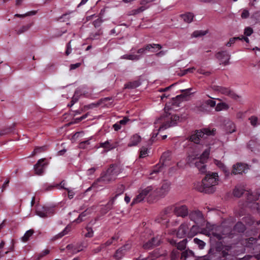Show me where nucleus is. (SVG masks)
Segmentation results:
<instances>
[{
  "mask_svg": "<svg viewBox=\"0 0 260 260\" xmlns=\"http://www.w3.org/2000/svg\"><path fill=\"white\" fill-rule=\"evenodd\" d=\"M148 154V149L146 147H143L140 149V157L144 158Z\"/></svg>",
  "mask_w": 260,
  "mask_h": 260,
  "instance_id": "obj_39",
  "label": "nucleus"
},
{
  "mask_svg": "<svg viewBox=\"0 0 260 260\" xmlns=\"http://www.w3.org/2000/svg\"><path fill=\"white\" fill-rule=\"evenodd\" d=\"M206 162V161H204L203 162L201 160L199 159L195 162L196 166L198 169L199 171L202 173H204L206 172V165H205Z\"/></svg>",
  "mask_w": 260,
  "mask_h": 260,
  "instance_id": "obj_23",
  "label": "nucleus"
},
{
  "mask_svg": "<svg viewBox=\"0 0 260 260\" xmlns=\"http://www.w3.org/2000/svg\"><path fill=\"white\" fill-rule=\"evenodd\" d=\"M179 255V252L177 250H174L172 251L171 260H174Z\"/></svg>",
  "mask_w": 260,
  "mask_h": 260,
  "instance_id": "obj_59",
  "label": "nucleus"
},
{
  "mask_svg": "<svg viewBox=\"0 0 260 260\" xmlns=\"http://www.w3.org/2000/svg\"><path fill=\"white\" fill-rule=\"evenodd\" d=\"M33 234V231L31 230H29L26 232L24 234V236L22 237L21 239L23 242L27 241L29 238L32 236Z\"/></svg>",
  "mask_w": 260,
  "mask_h": 260,
  "instance_id": "obj_35",
  "label": "nucleus"
},
{
  "mask_svg": "<svg viewBox=\"0 0 260 260\" xmlns=\"http://www.w3.org/2000/svg\"><path fill=\"white\" fill-rule=\"evenodd\" d=\"M67 190L68 191V197L70 199H72L74 195L75 192L73 190L67 189Z\"/></svg>",
  "mask_w": 260,
  "mask_h": 260,
  "instance_id": "obj_60",
  "label": "nucleus"
},
{
  "mask_svg": "<svg viewBox=\"0 0 260 260\" xmlns=\"http://www.w3.org/2000/svg\"><path fill=\"white\" fill-rule=\"evenodd\" d=\"M87 233L85 234V236L86 237H91L93 236L92 230L88 227L86 228Z\"/></svg>",
  "mask_w": 260,
  "mask_h": 260,
  "instance_id": "obj_50",
  "label": "nucleus"
},
{
  "mask_svg": "<svg viewBox=\"0 0 260 260\" xmlns=\"http://www.w3.org/2000/svg\"><path fill=\"white\" fill-rule=\"evenodd\" d=\"M86 246H74L73 245H68L67 246V249L72 253H76L81 250H82L83 247H85Z\"/></svg>",
  "mask_w": 260,
  "mask_h": 260,
  "instance_id": "obj_24",
  "label": "nucleus"
},
{
  "mask_svg": "<svg viewBox=\"0 0 260 260\" xmlns=\"http://www.w3.org/2000/svg\"><path fill=\"white\" fill-rule=\"evenodd\" d=\"M187 243L186 240H183L177 244V247L178 249L183 250L186 248Z\"/></svg>",
  "mask_w": 260,
  "mask_h": 260,
  "instance_id": "obj_37",
  "label": "nucleus"
},
{
  "mask_svg": "<svg viewBox=\"0 0 260 260\" xmlns=\"http://www.w3.org/2000/svg\"><path fill=\"white\" fill-rule=\"evenodd\" d=\"M229 108V106L225 103H218L215 107V110L216 111H221L222 110H227Z\"/></svg>",
  "mask_w": 260,
  "mask_h": 260,
  "instance_id": "obj_29",
  "label": "nucleus"
},
{
  "mask_svg": "<svg viewBox=\"0 0 260 260\" xmlns=\"http://www.w3.org/2000/svg\"><path fill=\"white\" fill-rule=\"evenodd\" d=\"M100 147L105 148L107 150H110L116 147V145L111 144L109 141L100 144Z\"/></svg>",
  "mask_w": 260,
  "mask_h": 260,
  "instance_id": "obj_28",
  "label": "nucleus"
},
{
  "mask_svg": "<svg viewBox=\"0 0 260 260\" xmlns=\"http://www.w3.org/2000/svg\"><path fill=\"white\" fill-rule=\"evenodd\" d=\"M46 147L45 146L40 147H36L33 152H32L31 154L29 156H33L37 154H38L39 153H41L43 151H44L45 150Z\"/></svg>",
  "mask_w": 260,
  "mask_h": 260,
  "instance_id": "obj_40",
  "label": "nucleus"
},
{
  "mask_svg": "<svg viewBox=\"0 0 260 260\" xmlns=\"http://www.w3.org/2000/svg\"><path fill=\"white\" fill-rule=\"evenodd\" d=\"M81 65L80 63H76L75 64H72L70 66V70H74L79 67H80Z\"/></svg>",
  "mask_w": 260,
  "mask_h": 260,
  "instance_id": "obj_62",
  "label": "nucleus"
},
{
  "mask_svg": "<svg viewBox=\"0 0 260 260\" xmlns=\"http://www.w3.org/2000/svg\"><path fill=\"white\" fill-rule=\"evenodd\" d=\"M193 242L198 246L199 248L201 249H203L206 245V243L203 241L197 238H195L193 239Z\"/></svg>",
  "mask_w": 260,
  "mask_h": 260,
  "instance_id": "obj_32",
  "label": "nucleus"
},
{
  "mask_svg": "<svg viewBox=\"0 0 260 260\" xmlns=\"http://www.w3.org/2000/svg\"><path fill=\"white\" fill-rule=\"evenodd\" d=\"M131 245L129 244H126L122 247L120 248L116 252L114 256L115 258L119 259L122 257L124 253L130 249Z\"/></svg>",
  "mask_w": 260,
  "mask_h": 260,
  "instance_id": "obj_17",
  "label": "nucleus"
},
{
  "mask_svg": "<svg viewBox=\"0 0 260 260\" xmlns=\"http://www.w3.org/2000/svg\"><path fill=\"white\" fill-rule=\"evenodd\" d=\"M249 16V12L246 10H244L241 14L242 18H247Z\"/></svg>",
  "mask_w": 260,
  "mask_h": 260,
  "instance_id": "obj_57",
  "label": "nucleus"
},
{
  "mask_svg": "<svg viewBox=\"0 0 260 260\" xmlns=\"http://www.w3.org/2000/svg\"><path fill=\"white\" fill-rule=\"evenodd\" d=\"M239 38H232L230 39L229 41L227 43L226 46H231L232 44H234L236 40H238Z\"/></svg>",
  "mask_w": 260,
  "mask_h": 260,
  "instance_id": "obj_53",
  "label": "nucleus"
},
{
  "mask_svg": "<svg viewBox=\"0 0 260 260\" xmlns=\"http://www.w3.org/2000/svg\"><path fill=\"white\" fill-rule=\"evenodd\" d=\"M249 169L248 166L244 164L237 163L233 166L232 173L234 174L245 173Z\"/></svg>",
  "mask_w": 260,
  "mask_h": 260,
  "instance_id": "obj_12",
  "label": "nucleus"
},
{
  "mask_svg": "<svg viewBox=\"0 0 260 260\" xmlns=\"http://www.w3.org/2000/svg\"><path fill=\"white\" fill-rule=\"evenodd\" d=\"M172 210L171 208H167L166 209L163 213V215H161V220H159L158 222H161L162 224L167 223L169 219L170 214Z\"/></svg>",
  "mask_w": 260,
  "mask_h": 260,
  "instance_id": "obj_22",
  "label": "nucleus"
},
{
  "mask_svg": "<svg viewBox=\"0 0 260 260\" xmlns=\"http://www.w3.org/2000/svg\"><path fill=\"white\" fill-rule=\"evenodd\" d=\"M72 52V47L71 45V43L69 42L67 46V50L66 51V54L67 55H69Z\"/></svg>",
  "mask_w": 260,
  "mask_h": 260,
  "instance_id": "obj_55",
  "label": "nucleus"
},
{
  "mask_svg": "<svg viewBox=\"0 0 260 260\" xmlns=\"http://www.w3.org/2000/svg\"><path fill=\"white\" fill-rule=\"evenodd\" d=\"M182 19L186 23H190L193 19V15L191 13H186L181 16Z\"/></svg>",
  "mask_w": 260,
  "mask_h": 260,
  "instance_id": "obj_26",
  "label": "nucleus"
},
{
  "mask_svg": "<svg viewBox=\"0 0 260 260\" xmlns=\"http://www.w3.org/2000/svg\"><path fill=\"white\" fill-rule=\"evenodd\" d=\"M10 130L9 128H5L3 129H0V136H2L5 135L8 133H9Z\"/></svg>",
  "mask_w": 260,
  "mask_h": 260,
  "instance_id": "obj_54",
  "label": "nucleus"
},
{
  "mask_svg": "<svg viewBox=\"0 0 260 260\" xmlns=\"http://www.w3.org/2000/svg\"><path fill=\"white\" fill-rule=\"evenodd\" d=\"M171 183L167 181H164L159 187L156 186L157 198H161L166 196L170 189Z\"/></svg>",
  "mask_w": 260,
  "mask_h": 260,
  "instance_id": "obj_7",
  "label": "nucleus"
},
{
  "mask_svg": "<svg viewBox=\"0 0 260 260\" xmlns=\"http://www.w3.org/2000/svg\"><path fill=\"white\" fill-rule=\"evenodd\" d=\"M146 197H148L150 199H153L157 198L156 186H149L142 189L139 194L133 199L132 205L140 202Z\"/></svg>",
  "mask_w": 260,
  "mask_h": 260,
  "instance_id": "obj_4",
  "label": "nucleus"
},
{
  "mask_svg": "<svg viewBox=\"0 0 260 260\" xmlns=\"http://www.w3.org/2000/svg\"><path fill=\"white\" fill-rule=\"evenodd\" d=\"M113 127L115 131H118L121 128L120 124L116 123L113 125Z\"/></svg>",
  "mask_w": 260,
  "mask_h": 260,
  "instance_id": "obj_64",
  "label": "nucleus"
},
{
  "mask_svg": "<svg viewBox=\"0 0 260 260\" xmlns=\"http://www.w3.org/2000/svg\"><path fill=\"white\" fill-rule=\"evenodd\" d=\"M214 164L220 170H221L226 176L230 174V171L224 164L220 160L214 159Z\"/></svg>",
  "mask_w": 260,
  "mask_h": 260,
  "instance_id": "obj_21",
  "label": "nucleus"
},
{
  "mask_svg": "<svg viewBox=\"0 0 260 260\" xmlns=\"http://www.w3.org/2000/svg\"><path fill=\"white\" fill-rule=\"evenodd\" d=\"M45 159L42 158L39 159L36 165L34 166V169L36 174L38 175L42 174L45 169L47 164L45 162Z\"/></svg>",
  "mask_w": 260,
  "mask_h": 260,
  "instance_id": "obj_13",
  "label": "nucleus"
},
{
  "mask_svg": "<svg viewBox=\"0 0 260 260\" xmlns=\"http://www.w3.org/2000/svg\"><path fill=\"white\" fill-rule=\"evenodd\" d=\"M102 22V19L100 18H99L94 21L93 25H94V26L95 27H99L101 25Z\"/></svg>",
  "mask_w": 260,
  "mask_h": 260,
  "instance_id": "obj_58",
  "label": "nucleus"
},
{
  "mask_svg": "<svg viewBox=\"0 0 260 260\" xmlns=\"http://www.w3.org/2000/svg\"><path fill=\"white\" fill-rule=\"evenodd\" d=\"M89 212L87 210L85 211L84 212L81 213L78 217L75 219L74 222H76V223H80L84 220V217H85L88 214Z\"/></svg>",
  "mask_w": 260,
  "mask_h": 260,
  "instance_id": "obj_31",
  "label": "nucleus"
},
{
  "mask_svg": "<svg viewBox=\"0 0 260 260\" xmlns=\"http://www.w3.org/2000/svg\"><path fill=\"white\" fill-rule=\"evenodd\" d=\"M228 127H230L229 129H227L228 133H232L235 131V126L233 123L230 122L228 124Z\"/></svg>",
  "mask_w": 260,
  "mask_h": 260,
  "instance_id": "obj_48",
  "label": "nucleus"
},
{
  "mask_svg": "<svg viewBox=\"0 0 260 260\" xmlns=\"http://www.w3.org/2000/svg\"><path fill=\"white\" fill-rule=\"evenodd\" d=\"M196 160H199V153L197 151L194 150L189 154L187 158L186 162L188 164H192Z\"/></svg>",
  "mask_w": 260,
  "mask_h": 260,
  "instance_id": "obj_19",
  "label": "nucleus"
},
{
  "mask_svg": "<svg viewBox=\"0 0 260 260\" xmlns=\"http://www.w3.org/2000/svg\"><path fill=\"white\" fill-rule=\"evenodd\" d=\"M207 229H208V231H203L202 233L211 238H215L218 240L224 238L225 235L228 234L227 232L229 231L228 229H226L224 230V233H221V232L223 231L222 227L215 225H207Z\"/></svg>",
  "mask_w": 260,
  "mask_h": 260,
  "instance_id": "obj_3",
  "label": "nucleus"
},
{
  "mask_svg": "<svg viewBox=\"0 0 260 260\" xmlns=\"http://www.w3.org/2000/svg\"><path fill=\"white\" fill-rule=\"evenodd\" d=\"M161 48V47L159 44H149L146 45L145 47L139 49L138 51V53L139 54L138 55H140L141 58L143 54L146 53L148 51L155 52L160 50Z\"/></svg>",
  "mask_w": 260,
  "mask_h": 260,
  "instance_id": "obj_8",
  "label": "nucleus"
},
{
  "mask_svg": "<svg viewBox=\"0 0 260 260\" xmlns=\"http://www.w3.org/2000/svg\"><path fill=\"white\" fill-rule=\"evenodd\" d=\"M188 226L189 225L186 222L182 224L176 233L177 236L179 238H182L185 235L187 236L189 229Z\"/></svg>",
  "mask_w": 260,
  "mask_h": 260,
  "instance_id": "obj_15",
  "label": "nucleus"
},
{
  "mask_svg": "<svg viewBox=\"0 0 260 260\" xmlns=\"http://www.w3.org/2000/svg\"><path fill=\"white\" fill-rule=\"evenodd\" d=\"M217 58L218 59L220 64L226 65L229 64L230 59V55L226 51L219 52L216 55Z\"/></svg>",
  "mask_w": 260,
  "mask_h": 260,
  "instance_id": "obj_10",
  "label": "nucleus"
},
{
  "mask_svg": "<svg viewBox=\"0 0 260 260\" xmlns=\"http://www.w3.org/2000/svg\"><path fill=\"white\" fill-rule=\"evenodd\" d=\"M175 214L178 216L184 217L188 214V210L185 206H177L174 209Z\"/></svg>",
  "mask_w": 260,
  "mask_h": 260,
  "instance_id": "obj_16",
  "label": "nucleus"
},
{
  "mask_svg": "<svg viewBox=\"0 0 260 260\" xmlns=\"http://www.w3.org/2000/svg\"><path fill=\"white\" fill-rule=\"evenodd\" d=\"M243 187L237 186L233 191L234 196L236 197H240L243 193Z\"/></svg>",
  "mask_w": 260,
  "mask_h": 260,
  "instance_id": "obj_30",
  "label": "nucleus"
},
{
  "mask_svg": "<svg viewBox=\"0 0 260 260\" xmlns=\"http://www.w3.org/2000/svg\"><path fill=\"white\" fill-rule=\"evenodd\" d=\"M70 230V228L67 226L64 230L57 235V238H61L64 235H66Z\"/></svg>",
  "mask_w": 260,
  "mask_h": 260,
  "instance_id": "obj_45",
  "label": "nucleus"
},
{
  "mask_svg": "<svg viewBox=\"0 0 260 260\" xmlns=\"http://www.w3.org/2000/svg\"><path fill=\"white\" fill-rule=\"evenodd\" d=\"M209 143H206L202 145L203 152L201 155L199 154V159L203 162L207 160L210 152V147Z\"/></svg>",
  "mask_w": 260,
  "mask_h": 260,
  "instance_id": "obj_11",
  "label": "nucleus"
},
{
  "mask_svg": "<svg viewBox=\"0 0 260 260\" xmlns=\"http://www.w3.org/2000/svg\"><path fill=\"white\" fill-rule=\"evenodd\" d=\"M219 182L218 173L208 172L202 179V182H197L194 184V187L200 192L213 193L216 190V186Z\"/></svg>",
  "mask_w": 260,
  "mask_h": 260,
  "instance_id": "obj_2",
  "label": "nucleus"
},
{
  "mask_svg": "<svg viewBox=\"0 0 260 260\" xmlns=\"http://www.w3.org/2000/svg\"><path fill=\"white\" fill-rule=\"evenodd\" d=\"M165 114L157 119L154 122L155 129L153 133L150 143L152 144L154 139L158 135V132L164 131L170 126L176 124L181 121L179 116L171 110L170 112L166 111L165 108Z\"/></svg>",
  "mask_w": 260,
  "mask_h": 260,
  "instance_id": "obj_1",
  "label": "nucleus"
},
{
  "mask_svg": "<svg viewBox=\"0 0 260 260\" xmlns=\"http://www.w3.org/2000/svg\"><path fill=\"white\" fill-rule=\"evenodd\" d=\"M162 165H157L156 167L154 168V169L153 170V171L150 173V175L152 176V177H154V176H153L154 174H157L159 173L161 169V166Z\"/></svg>",
  "mask_w": 260,
  "mask_h": 260,
  "instance_id": "obj_42",
  "label": "nucleus"
},
{
  "mask_svg": "<svg viewBox=\"0 0 260 260\" xmlns=\"http://www.w3.org/2000/svg\"><path fill=\"white\" fill-rule=\"evenodd\" d=\"M194 70H195V68L194 67L188 68L182 71L180 75L181 76H183L188 73H192Z\"/></svg>",
  "mask_w": 260,
  "mask_h": 260,
  "instance_id": "obj_46",
  "label": "nucleus"
},
{
  "mask_svg": "<svg viewBox=\"0 0 260 260\" xmlns=\"http://www.w3.org/2000/svg\"><path fill=\"white\" fill-rule=\"evenodd\" d=\"M140 58V55H137V54H129V60H138Z\"/></svg>",
  "mask_w": 260,
  "mask_h": 260,
  "instance_id": "obj_52",
  "label": "nucleus"
},
{
  "mask_svg": "<svg viewBox=\"0 0 260 260\" xmlns=\"http://www.w3.org/2000/svg\"><path fill=\"white\" fill-rule=\"evenodd\" d=\"M54 212L52 208L38 206L37 207V214L41 217H46L51 215Z\"/></svg>",
  "mask_w": 260,
  "mask_h": 260,
  "instance_id": "obj_9",
  "label": "nucleus"
},
{
  "mask_svg": "<svg viewBox=\"0 0 260 260\" xmlns=\"http://www.w3.org/2000/svg\"><path fill=\"white\" fill-rule=\"evenodd\" d=\"M214 134V130L211 131L209 128H204L197 131L190 137L189 140L195 143H200L201 139H205L207 136Z\"/></svg>",
  "mask_w": 260,
  "mask_h": 260,
  "instance_id": "obj_5",
  "label": "nucleus"
},
{
  "mask_svg": "<svg viewBox=\"0 0 260 260\" xmlns=\"http://www.w3.org/2000/svg\"><path fill=\"white\" fill-rule=\"evenodd\" d=\"M128 121V119L126 117H124L123 119L120 120L119 123L120 124L124 125V124H126Z\"/></svg>",
  "mask_w": 260,
  "mask_h": 260,
  "instance_id": "obj_63",
  "label": "nucleus"
},
{
  "mask_svg": "<svg viewBox=\"0 0 260 260\" xmlns=\"http://www.w3.org/2000/svg\"><path fill=\"white\" fill-rule=\"evenodd\" d=\"M206 31L196 30L192 33V37L194 38L201 37L206 35Z\"/></svg>",
  "mask_w": 260,
  "mask_h": 260,
  "instance_id": "obj_38",
  "label": "nucleus"
},
{
  "mask_svg": "<svg viewBox=\"0 0 260 260\" xmlns=\"http://www.w3.org/2000/svg\"><path fill=\"white\" fill-rule=\"evenodd\" d=\"M190 219L196 224H200L203 221V217L202 213L199 211H194L190 213L189 215Z\"/></svg>",
  "mask_w": 260,
  "mask_h": 260,
  "instance_id": "obj_14",
  "label": "nucleus"
},
{
  "mask_svg": "<svg viewBox=\"0 0 260 260\" xmlns=\"http://www.w3.org/2000/svg\"><path fill=\"white\" fill-rule=\"evenodd\" d=\"M220 91L221 93L228 95L232 98L236 99L238 96L233 92L231 91L230 89L226 88H220Z\"/></svg>",
  "mask_w": 260,
  "mask_h": 260,
  "instance_id": "obj_27",
  "label": "nucleus"
},
{
  "mask_svg": "<svg viewBox=\"0 0 260 260\" xmlns=\"http://www.w3.org/2000/svg\"><path fill=\"white\" fill-rule=\"evenodd\" d=\"M205 104L210 107H214L216 106L215 101L212 99H209L206 101Z\"/></svg>",
  "mask_w": 260,
  "mask_h": 260,
  "instance_id": "obj_44",
  "label": "nucleus"
},
{
  "mask_svg": "<svg viewBox=\"0 0 260 260\" xmlns=\"http://www.w3.org/2000/svg\"><path fill=\"white\" fill-rule=\"evenodd\" d=\"M170 156L169 152H165L161 157V160L162 161V165L165 164L166 160Z\"/></svg>",
  "mask_w": 260,
  "mask_h": 260,
  "instance_id": "obj_47",
  "label": "nucleus"
},
{
  "mask_svg": "<svg viewBox=\"0 0 260 260\" xmlns=\"http://www.w3.org/2000/svg\"><path fill=\"white\" fill-rule=\"evenodd\" d=\"M160 254H159V253H158L157 252V251H154L152 254V256L151 257V259L152 260H153L155 258L158 257L159 256H160Z\"/></svg>",
  "mask_w": 260,
  "mask_h": 260,
  "instance_id": "obj_61",
  "label": "nucleus"
},
{
  "mask_svg": "<svg viewBox=\"0 0 260 260\" xmlns=\"http://www.w3.org/2000/svg\"><path fill=\"white\" fill-rule=\"evenodd\" d=\"M245 230V225L242 222L237 223L234 228V231L238 232H243Z\"/></svg>",
  "mask_w": 260,
  "mask_h": 260,
  "instance_id": "obj_33",
  "label": "nucleus"
},
{
  "mask_svg": "<svg viewBox=\"0 0 260 260\" xmlns=\"http://www.w3.org/2000/svg\"><path fill=\"white\" fill-rule=\"evenodd\" d=\"M118 196V194H117L116 196H115V197L114 198H113V199H112L107 204V207H108V209H110L112 206V205H113V202H114V200L117 198V196Z\"/></svg>",
  "mask_w": 260,
  "mask_h": 260,
  "instance_id": "obj_56",
  "label": "nucleus"
},
{
  "mask_svg": "<svg viewBox=\"0 0 260 260\" xmlns=\"http://www.w3.org/2000/svg\"><path fill=\"white\" fill-rule=\"evenodd\" d=\"M253 29L250 27H246L244 29V34L246 36H250L253 33Z\"/></svg>",
  "mask_w": 260,
  "mask_h": 260,
  "instance_id": "obj_43",
  "label": "nucleus"
},
{
  "mask_svg": "<svg viewBox=\"0 0 260 260\" xmlns=\"http://www.w3.org/2000/svg\"><path fill=\"white\" fill-rule=\"evenodd\" d=\"M117 175L118 168L117 167L112 166L107 170L106 173L101 177L100 181L104 182H108L114 179Z\"/></svg>",
  "mask_w": 260,
  "mask_h": 260,
  "instance_id": "obj_6",
  "label": "nucleus"
},
{
  "mask_svg": "<svg viewBox=\"0 0 260 260\" xmlns=\"http://www.w3.org/2000/svg\"><path fill=\"white\" fill-rule=\"evenodd\" d=\"M141 141V137L138 134L133 135L129 139L128 147L137 146Z\"/></svg>",
  "mask_w": 260,
  "mask_h": 260,
  "instance_id": "obj_18",
  "label": "nucleus"
},
{
  "mask_svg": "<svg viewBox=\"0 0 260 260\" xmlns=\"http://www.w3.org/2000/svg\"><path fill=\"white\" fill-rule=\"evenodd\" d=\"M35 14V12H27L25 14H16L15 15V17H26V16H29V15H34Z\"/></svg>",
  "mask_w": 260,
  "mask_h": 260,
  "instance_id": "obj_49",
  "label": "nucleus"
},
{
  "mask_svg": "<svg viewBox=\"0 0 260 260\" xmlns=\"http://www.w3.org/2000/svg\"><path fill=\"white\" fill-rule=\"evenodd\" d=\"M249 120L250 121V123L252 125L255 126L256 125L257 118L255 116H251L249 118Z\"/></svg>",
  "mask_w": 260,
  "mask_h": 260,
  "instance_id": "obj_51",
  "label": "nucleus"
},
{
  "mask_svg": "<svg viewBox=\"0 0 260 260\" xmlns=\"http://www.w3.org/2000/svg\"><path fill=\"white\" fill-rule=\"evenodd\" d=\"M160 242V238L159 237H156L155 238H153L151 241L144 244L143 247L145 249H149L152 247L153 246L158 245Z\"/></svg>",
  "mask_w": 260,
  "mask_h": 260,
  "instance_id": "obj_20",
  "label": "nucleus"
},
{
  "mask_svg": "<svg viewBox=\"0 0 260 260\" xmlns=\"http://www.w3.org/2000/svg\"><path fill=\"white\" fill-rule=\"evenodd\" d=\"M199 224L192 225L187 234L188 237H192L199 232Z\"/></svg>",
  "mask_w": 260,
  "mask_h": 260,
  "instance_id": "obj_25",
  "label": "nucleus"
},
{
  "mask_svg": "<svg viewBox=\"0 0 260 260\" xmlns=\"http://www.w3.org/2000/svg\"><path fill=\"white\" fill-rule=\"evenodd\" d=\"M193 255V252L190 250H186L183 251L181 254V258L185 259L188 257L192 256Z\"/></svg>",
  "mask_w": 260,
  "mask_h": 260,
  "instance_id": "obj_34",
  "label": "nucleus"
},
{
  "mask_svg": "<svg viewBox=\"0 0 260 260\" xmlns=\"http://www.w3.org/2000/svg\"><path fill=\"white\" fill-rule=\"evenodd\" d=\"M246 194L248 196V200H256L258 199V196L257 194H253V193H251L248 191H247Z\"/></svg>",
  "mask_w": 260,
  "mask_h": 260,
  "instance_id": "obj_41",
  "label": "nucleus"
},
{
  "mask_svg": "<svg viewBox=\"0 0 260 260\" xmlns=\"http://www.w3.org/2000/svg\"><path fill=\"white\" fill-rule=\"evenodd\" d=\"M187 95L186 94H181L176 96V97L173 100V103L175 104L177 103L178 101H183L186 100ZM177 106H179V104L176 103Z\"/></svg>",
  "mask_w": 260,
  "mask_h": 260,
  "instance_id": "obj_36",
  "label": "nucleus"
}]
</instances>
